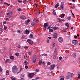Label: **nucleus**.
<instances>
[{
	"mask_svg": "<svg viewBox=\"0 0 80 80\" xmlns=\"http://www.w3.org/2000/svg\"><path fill=\"white\" fill-rule=\"evenodd\" d=\"M12 72L13 73H19V72H18V68L17 66H14L12 67Z\"/></svg>",
	"mask_w": 80,
	"mask_h": 80,
	"instance_id": "1",
	"label": "nucleus"
},
{
	"mask_svg": "<svg viewBox=\"0 0 80 80\" xmlns=\"http://www.w3.org/2000/svg\"><path fill=\"white\" fill-rule=\"evenodd\" d=\"M35 75V73H30L28 75V77H29L30 78H32L33 76H34V75Z\"/></svg>",
	"mask_w": 80,
	"mask_h": 80,
	"instance_id": "2",
	"label": "nucleus"
},
{
	"mask_svg": "<svg viewBox=\"0 0 80 80\" xmlns=\"http://www.w3.org/2000/svg\"><path fill=\"white\" fill-rule=\"evenodd\" d=\"M78 41L76 40H73L72 41V43L74 45H77L78 43Z\"/></svg>",
	"mask_w": 80,
	"mask_h": 80,
	"instance_id": "3",
	"label": "nucleus"
},
{
	"mask_svg": "<svg viewBox=\"0 0 80 80\" xmlns=\"http://www.w3.org/2000/svg\"><path fill=\"white\" fill-rule=\"evenodd\" d=\"M27 42L28 43H29V44H31V45H32V44H33V41L30 39H28L27 40Z\"/></svg>",
	"mask_w": 80,
	"mask_h": 80,
	"instance_id": "4",
	"label": "nucleus"
},
{
	"mask_svg": "<svg viewBox=\"0 0 80 80\" xmlns=\"http://www.w3.org/2000/svg\"><path fill=\"white\" fill-rule=\"evenodd\" d=\"M58 41L60 43H62L63 42V38L62 37H59L58 39Z\"/></svg>",
	"mask_w": 80,
	"mask_h": 80,
	"instance_id": "5",
	"label": "nucleus"
},
{
	"mask_svg": "<svg viewBox=\"0 0 80 80\" xmlns=\"http://www.w3.org/2000/svg\"><path fill=\"white\" fill-rule=\"evenodd\" d=\"M55 65L53 64L52 65L50 68V70H53L54 69V68H55Z\"/></svg>",
	"mask_w": 80,
	"mask_h": 80,
	"instance_id": "6",
	"label": "nucleus"
},
{
	"mask_svg": "<svg viewBox=\"0 0 80 80\" xmlns=\"http://www.w3.org/2000/svg\"><path fill=\"white\" fill-rule=\"evenodd\" d=\"M68 76H69V77H73V74L70 72L68 73Z\"/></svg>",
	"mask_w": 80,
	"mask_h": 80,
	"instance_id": "7",
	"label": "nucleus"
},
{
	"mask_svg": "<svg viewBox=\"0 0 80 80\" xmlns=\"http://www.w3.org/2000/svg\"><path fill=\"white\" fill-rule=\"evenodd\" d=\"M25 75L24 73H22L21 75V79H23L24 78V77H25Z\"/></svg>",
	"mask_w": 80,
	"mask_h": 80,
	"instance_id": "8",
	"label": "nucleus"
},
{
	"mask_svg": "<svg viewBox=\"0 0 80 80\" xmlns=\"http://www.w3.org/2000/svg\"><path fill=\"white\" fill-rule=\"evenodd\" d=\"M53 37L54 38H57V33H54V34Z\"/></svg>",
	"mask_w": 80,
	"mask_h": 80,
	"instance_id": "9",
	"label": "nucleus"
},
{
	"mask_svg": "<svg viewBox=\"0 0 80 80\" xmlns=\"http://www.w3.org/2000/svg\"><path fill=\"white\" fill-rule=\"evenodd\" d=\"M20 18L21 19H22V20H25L27 18L24 16H22Z\"/></svg>",
	"mask_w": 80,
	"mask_h": 80,
	"instance_id": "10",
	"label": "nucleus"
},
{
	"mask_svg": "<svg viewBox=\"0 0 80 80\" xmlns=\"http://www.w3.org/2000/svg\"><path fill=\"white\" fill-rule=\"evenodd\" d=\"M30 22V20L25 21V23L26 25H28V22Z\"/></svg>",
	"mask_w": 80,
	"mask_h": 80,
	"instance_id": "11",
	"label": "nucleus"
},
{
	"mask_svg": "<svg viewBox=\"0 0 80 80\" xmlns=\"http://www.w3.org/2000/svg\"><path fill=\"white\" fill-rule=\"evenodd\" d=\"M6 75H9V71L7 70L6 72Z\"/></svg>",
	"mask_w": 80,
	"mask_h": 80,
	"instance_id": "12",
	"label": "nucleus"
},
{
	"mask_svg": "<svg viewBox=\"0 0 80 80\" xmlns=\"http://www.w3.org/2000/svg\"><path fill=\"white\" fill-rule=\"evenodd\" d=\"M59 6V3L58 2L55 6V8H57Z\"/></svg>",
	"mask_w": 80,
	"mask_h": 80,
	"instance_id": "13",
	"label": "nucleus"
},
{
	"mask_svg": "<svg viewBox=\"0 0 80 80\" xmlns=\"http://www.w3.org/2000/svg\"><path fill=\"white\" fill-rule=\"evenodd\" d=\"M26 34H28L30 33V31H28V29L26 30Z\"/></svg>",
	"mask_w": 80,
	"mask_h": 80,
	"instance_id": "14",
	"label": "nucleus"
},
{
	"mask_svg": "<svg viewBox=\"0 0 80 80\" xmlns=\"http://www.w3.org/2000/svg\"><path fill=\"white\" fill-rule=\"evenodd\" d=\"M9 61H10V60L9 59H8L5 61V63H8V62H9Z\"/></svg>",
	"mask_w": 80,
	"mask_h": 80,
	"instance_id": "15",
	"label": "nucleus"
},
{
	"mask_svg": "<svg viewBox=\"0 0 80 80\" xmlns=\"http://www.w3.org/2000/svg\"><path fill=\"white\" fill-rule=\"evenodd\" d=\"M53 12H52V13L54 15H56V12H55V10L53 9Z\"/></svg>",
	"mask_w": 80,
	"mask_h": 80,
	"instance_id": "16",
	"label": "nucleus"
},
{
	"mask_svg": "<svg viewBox=\"0 0 80 80\" xmlns=\"http://www.w3.org/2000/svg\"><path fill=\"white\" fill-rule=\"evenodd\" d=\"M47 23H45L44 24V28H47Z\"/></svg>",
	"mask_w": 80,
	"mask_h": 80,
	"instance_id": "17",
	"label": "nucleus"
},
{
	"mask_svg": "<svg viewBox=\"0 0 80 80\" xmlns=\"http://www.w3.org/2000/svg\"><path fill=\"white\" fill-rule=\"evenodd\" d=\"M29 38L31 39L33 38V35H32V34H31L30 35Z\"/></svg>",
	"mask_w": 80,
	"mask_h": 80,
	"instance_id": "18",
	"label": "nucleus"
},
{
	"mask_svg": "<svg viewBox=\"0 0 80 80\" xmlns=\"http://www.w3.org/2000/svg\"><path fill=\"white\" fill-rule=\"evenodd\" d=\"M64 17H65V14H63L61 16V18H64Z\"/></svg>",
	"mask_w": 80,
	"mask_h": 80,
	"instance_id": "19",
	"label": "nucleus"
},
{
	"mask_svg": "<svg viewBox=\"0 0 80 80\" xmlns=\"http://www.w3.org/2000/svg\"><path fill=\"white\" fill-rule=\"evenodd\" d=\"M65 25L67 27V28H68V27H69V25L68 23H66L65 24Z\"/></svg>",
	"mask_w": 80,
	"mask_h": 80,
	"instance_id": "20",
	"label": "nucleus"
},
{
	"mask_svg": "<svg viewBox=\"0 0 80 80\" xmlns=\"http://www.w3.org/2000/svg\"><path fill=\"white\" fill-rule=\"evenodd\" d=\"M73 57H74V58H76V54L75 53H74L72 54Z\"/></svg>",
	"mask_w": 80,
	"mask_h": 80,
	"instance_id": "21",
	"label": "nucleus"
},
{
	"mask_svg": "<svg viewBox=\"0 0 80 80\" xmlns=\"http://www.w3.org/2000/svg\"><path fill=\"white\" fill-rule=\"evenodd\" d=\"M10 58V59H11V60H13V59H14V57L13 56H11Z\"/></svg>",
	"mask_w": 80,
	"mask_h": 80,
	"instance_id": "22",
	"label": "nucleus"
},
{
	"mask_svg": "<svg viewBox=\"0 0 80 80\" xmlns=\"http://www.w3.org/2000/svg\"><path fill=\"white\" fill-rule=\"evenodd\" d=\"M53 29H50L49 30V32H53Z\"/></svg>",
	"mask_w": 80,
	"mask_h": 80,
	"instance_id": "23",
	"label": "nucleus"
},
{
	"mask_svg": "<svg viewBox=\"0 0 80 80\" xmlns=\"http://www.w3.org/2000/svg\"><path fill=\"white\" fill-rule=\"evenodd\" d=\"M15 55L17 57H18L19 56V53L17 52L15 53Z\"/></svg>",
	"mask_w": 80,
	"mask_h": 80,
	"instance_id": "24",
	"label": "nucleus"
},
{
	"mask_svg": "<svg viewBox=\"0 0 80 80\" xmlns=\"http://www.w3.org/2000/svg\"><path fill=\"white\" fill-rule=\"evenodd\" d=\"M33 63H35L36 62H37V59H34L33 60Z\"/></svg>",
	"mask_w": 80,
	"mask_h": 80,
	"instance_id": "25",
	"label": "nucleus"
},
{
	"mask_svg": "<svg viewBox=\"0 0 80 80\" xmlns=\"http://www.w3.org/2000/svg\"><path fill=\"white\" fill-rule=\"evenodd\" d=\"M39 65H41V64H42V61L41 60H40L39 62Z\"/></svg>",
	"mask_w": 80,
	"mask_h": 80,
	"instance_id": "26",
	"label": "nucleus"
},
{
	"mask_svg": "<svg viewBox=\"0 0 80 80\" xmlns=\"http://www.w3.org/2000/svg\"><path fill=\"white\" fill-rule=\"evenodd\" d=\"M61 9L63 8V5H61L60 6Z\"/></svg>",
	"mask_w": 80,
	"mask_h": 80,
	"instance_id": "27",
	"label": "nucleus"
},
{
	"mask_svg": "<svg viewBox=\"0 0 80 80\" xmlns=\"http://www.w3.org/2000/svg\"><path fill=\"white\" fill-rule=\"evenodd\" d=\"M2 70H3V69L2 68L1 66H0V72H2Z\"/></svg>",
	"mask_w": 80,
	"mask_h": 80,
	"instance_id": "28",
	"label": "nucleus"
},
{
	"mask_svg": "<svg viewBox=\"0 0 80 80\" xmlns=\"http://www.w3.org/2000/svg\"><path fill=\"white\" fill-rule=\"evenodd\" d=\"M24 63L25 65H27V64H28V62L27 61H26L25 62H24Z\"/></svg>",
	"mask_w": 80,
	"mask_h": 80,
	"instance_id": "29",
	"label": "nucleus"
},
{
	"mask_svg": "<svg viewBox=\"0 0 80 80\" xmlns=\"http://www.w3.org/2000/svg\"><path fill=\"white\" fill-rule=\"evenodd\" d=\"M7 27H5V26H4V30H7Z\"/></svg>",
	"mask_w": 80,
	"mask_h": 80,
	"instance_id": "30",
	"label": "nucleus"
},
{
	"mask_svg": "<svg viewBox=\"0 0 80 80\" xmlns=\"http://www.w3.org/2000/svg\"><path fill=\"white\" fill-rule=\"evenodd\" d=\"M35 24V23L34 22H32L31 23V24L32 25V26H34Z\"/></svg>",
	"mask_w": 80,
	"mask_h": 80,
	"instance_id": "31",
	"label": "nucleus"
},
{
	"mask_svg": "<svg viewBox=\"0 0 80 80\" xmlns=\"http://www.w3.org/2000/svg\"><path fill=\"white\" fill-rule=\"evenodd\" d=\"M52 47H54L55 45V43H52Z\"/></svg>",
	"mask_w": 80,
	"mask_h": 80,
	"instance_id": "32",
	"label": "nucleus"
},
{
	"mask_svg": "<svg viewBox=\"0 0 80 80\" xmlns=\"http://www.w3.org/2000/svg\"><path fill=\"white\" fill-rule=\"evenodd\" d=\"M39 21L38 20H34V22L35 23H37L38 22H39Z\"/></svg>",
	"mask_w": 80,
	"mask_h": 80,
	"instance_id": "33",
	"label": "nucleus"
},
{
	"mask_svg": "<svg viewBox=\"0 0 80 80\" xmlns=\"http://www.w3.org/2000/svg\"><path fill=\"white\" fill-rule=\"evenodd\" d=\"M18 12H21L22 11V9L19 8L18 9Z\"/></svg>",
	"mask_w": 80,
	"mask_h": 80,
	"instance_id": "34",
	"label": "nucleus"
},
{
	"mask_svg": "<svg viewBox=\"0 0 80 80\" xmlns=\"http://www.w3.org/2000/svg\"><path fill=\"white\" fill-rule=\"evenodd\" d=\"M70 19H71V17H70V16H69L68 18V20H70Z\"/></svg>",
	"mask_w": 80,
	"mask_h": 80,
	"instance_id": "35",
	"label": "nucleus"
},
{
	"mask_svg": "<svg viewBox=\"0 0 80 80\" xmlns=\"http://www.w3.org/2000/svg\"><path fill=\"white\" fill-rule=\"evenodd\" d=\"M18 48H21V46H20V45H18Z\"/></svg>",
	"mask_w": 80,
	"mask_h": 80,
	"instance_id": "36",
	"label": "nucleus"
},
{
	"mask_svg": "<svg viewBox=\"0 0 80 80\" xmlns=\"http://www.w3.org/2000/svg\"><path fill=\"white\" fill-rule=\"evenodd\" d=\"M4 4H5V5H7L8 6H9V5H10V4L7 3L6 2H5Z\"/></svg>",
	"mask_w": 80,
	"mask_h": 80,
	"instance_id": "37",
	"label": "nucleus"
},
{
	"mask_svg": "<svg viewBox=\"0 0 80 80\" xmlns=\"http://www.w3.org/2000/svg\"><path fill=\"white\" fill-rule=\"evenodd\" d=\"M11 78L12 79V80H15V78H13L12 77H11Z\"/></svg>",
	"mask_w": 80,
	"mask_h": 80,
	"instance_id": "38",
	"label": "nucleus"
},
{
	"mask_svg": "<svg viewBox=\"0 0 80 80\" xmlns=\"http://www.w3.org/2000/svg\"><path fill=\"white\" fill-rule=\"evenodd\" d=\"M56 58V56L55 55H54L53 56V59H55Z\"/></svg>",
	"mask_w": 80,
	"mask_h": 80,
	"instance_id": "39",
	"label": "nucleus"
},
{
	"mask_svg": "<svg viewBox=\"0 0 80 80\" xmlns=\"http://www.w3.org/2000/svg\"><path fill=\"white\" fill-rule=\"evenodd\" d=\"M27 0H24L23 1V3H25H25H26V1H27Z\"/></svg>",
	"mask_w": 80,
	"mask_h": 80,
	"instance_id": "40",
	"label": "nucleus"
},
{
	"mask_svg": "<svg viewBox=\"0 0 80 80\" xmlns=\"http://www.w3.org/2000/svg\"><path fill=\"white\" fill-rule=\"evenodd\" d=\"M42 63L43 65H45V62H42Z\"/></svg>",
	"mask_w": 80,
	"mask_h": 80,
	"instance_id": "41",
	"label": "nucleus"
},
{
	"mask_svg": "<svg viewBox=\"0 0 80 80\" xmlns=\"http://www.w3.org/2000/svg\"><path fill=\"white\" fill-rule=\"evenodd\" d=\"M35 72H39V70L36 69L35 70Z\"/></svg>",
	"mask_w": 80,
	"mask_h": 80,
	"instance_id": "42",
	"label": "nucleus"
},
{
	"mask_svg": "<svg viewBox=\"0 0 80 80\" xmlns=\"http://www.w3.org/2000/svg\"><path fill=\"white\" fill-rule=\"evenodd\" d=\"M74 38H75V39H77V36H75L74 37Z\"/></svg>",
	"mask_w": 80,
	"mask_h": 80,
	"instance_id": "43",
	"label": "nucleus"
},
{
	"mask_svg": "<svg viewBox=\"0 0 80 80\" xmlns=\"http://www.w3.org/2000/svg\"><path fill=\"white\" fill-rule=\"evenodd\" d=\"M69 78H70V77H69V76H67L66 77V79H69Z\"/></svg>",
	"mask_w": 80,
	"mask_h": 80,
	"instance_id": "44",
	"label": "nucleus"
},
{
	"mask_svg": "<svg viewBox=\"0 0 80 80\" xmlns=\"http://www.w3.org/2000/svg\"><path fill=\"white\" fill-rule=\"evenodd\" d=\"M50 64H51V63H50V62H47V65H50Z\"/></svg>",
	"mask_w": 80,
	"mask_h": 80,
	"instance_id": "45",
	"label": "nucleus"
},
{
	"mask_svg": "<svg viewBox=\"0 0 80 80\" xmlns=\"http://www.w3.org/2000/svg\"><path fill=\"white\" fill-rule=\"evenodd\" d=\"M59 60H62V57H60L59 58Z\"/></svg>",
	"mask_w": 80,
	"mask_h": 80,
	"instance_id": "46",
	"label": "nucleus"
},
{
	"mask_svg": "<svg viewBox=\"0 0 80 80\" xmlns=\"http://www.w3.org/2000/svg\"><path fill=\"white\" fill-rule=\"evenodd\" d=\"M43 56H44V57H45V56H47V54H43Z\"/></svg>",
	"mask_w": 80,
	"mask_h": 80,
	"instance_id": "47",
	"label": "nucleus"
},
{
	"mask_svg": "<svg viewBox=\"0 0 80 80\" xmlns=\"http://www.w3.org/2000/svg\"><path fill=\"white\" fill-rule=\"evenodd\" d=\"M28 68V66L27 65L25 66V68L26 69H27V68Z\"/></svg>",
	"mask_w": 80,
	"mask_h": 80,
	"instance_id": "48",
	"label": "nucleus"
},
{
	"mask_svg": "<svg viewBox=\"0 0 80 80\" xmlns=\"http://www.w3.org/2000/svg\"><path fill=\"white\" fill-rule=\"evenodd\" d=\"M3 23H4V24H5V23H7V21H4L3 22Z\"/></svg>",
	"mask_w": 80,
	"mask_h": 80,
	"instance_id": "49",
	"label": "nucleus"
},
{
	"mask_svg": "<svg viewBox=\"0 0 80 80\" xmlns=\"http://www.w3.org/2000/svg\"><path fill=\"white\" fill-rule=\"evenodd\" d=\"M63 30L64 32H65L66 31V29H63Z\"/></svg>",
	"mask_w": 80,
	"mask_h": 80,
	"instance_id": "50",
	"label": "nucleus"
},
{
	"mask_svg": "<svg viewBox=\"0 0 80 80\" xmlns=\"http://www.w3.org/2000/svg\"><path fill=\"white\" fill-rule=\"evenodd\" d=\"M28 53L30 55H32V54L31 53V52H28Z\"/></svg>",
	"mask_w": 80,
	"mask_h": 80,
	"instance_id": "51",
	"label": "nucleus"
},
{
	"mask_svg": "<svg viewBox=\"0 0 80 80\" xmlns=\"http://www.w3.org/2000/svg\"><path fill=\"white\" fill-rule=\"evenodd\" d=\"M78 78H80V73L78 75Z\"/></svg>",
	"mask_w": 80,
	"mask_h": 80,
	"instance_id": "52",
	"label": "nucleus"
},
{
	"mask_svg": "<svg viewBox=\"0 0 80 80\" xmlns=\"http://www.w3.org/2000/svg\"><path fill=\"white\" fill-rule=\"evenodd\" d=\"M61 5H64V3L63 2H61Z\"/></svg>",
	"mask_w": 80,
	"mask_h": 80,
	"instance_id": "53",
	"label": "nucleus"
},
{
	"mask_svg": "<svg viewBox=\"0 0 80 80\" xmlns=\"http://www.w3.org/2000/svg\"><path fill=\"white\" fill-rule=\"evenodd\" d=\"M63 77H64V76H63V75H62L61 76H60V78H63Z\"/></svg>",
	"mask_w": 80,
	"mask_h": 80,
	"instance_id": "54",
	"label": "nucleus"
},
{
	"mask_svg": "<svg viewBox=\"0 0 80 80\" xmlns=\"http://www.w3.org/2000/svg\"><path fill=\"white\" fill-rule=\"evenodd\" d=\"M58 22L60 23H62V20H58Z\"/></svg>",
	"mask_w": 80,
	"mask_h": 80,
	"instance_id": "55",
	"label": "nucleus"
},
{
	"mask_svg": "<svg viewBox=\"0 0 80 80\" xmlns=\"http://www.w3.org/2000/svg\"><path fill=\"white\" fill-rule=\"evenodd\" d=\"M5 20H9V19H8V18H5Z\"/></svg>",
	"mask_w": 80,
	"mask_h": 80,
	"instance_id": "56",
	"label": "nucleus"
},
{
	"mask_svg": "<svg viewBox=\"0 0 80 80\" xmlns=\"http://www.w3.org/2000/svg\"><path fill=\"white\" fill-rule=\"evenodd\" d=\"M72 14L73 17H75V15H74V14H73V12H72Z\"/></svg>",
	"mask_w": 80,
	"mask_h": 80,
	"instance_id": "57",
	"label": "nucleus"
},
{
	"mask_svg": "<svg viewBox=\"0 0 80 80\" xmlns=\"http://www.w3.org/2000/svg\"><path fill=\"white\" fill-rule=\"evenodd\" d=\"M24 48H25V49H27V48H28V47L27 46H25L24 47Z\"/></svg>",
	"mask_w": 80,
	"mask_h": 80,
	"instance_id": "58",
	"label": "nucleus"
},
{
	"mask_svg": "<svg viewBox=\"0 0 80 80\" xmlns=\"http://www.w3.org/2000/svg\"><path fill=\"white\" fill-rule=\"evenodd\" d=\"M25 38V36H22V39H23V38Z\"/></svg>",
	"mask_w": 80,
	"mask_h": 80,
	"instance_id": "59",
	"label": "nucleus"
},
{
	"mask_svg": "<svg viewBox=\"0 0 80 80\" xmlns=\"http://www.w3.org/2000/svg\"><path fill=\"white\" fill-rule=\"evenodd\" d=\"M22 70H23V69L22 68H20L19 72H21V71H22Z\"/></svg>",
	"mask_w": 80,
	"mask_h": 80,
	"instance_id": "60",
	"label": "nucleus"
},
{
	"mask_svg": "<svg viewBox=\"0 0 80 80\" xmlns=\"http://www.w3.org/2000/svg\"><path fill=\"white\" fill-rule=\"evenodd\" d=\"M54 29H55V30H57V27H55L54 28Z\"/></svg>",
	"mask_w": 80,
	"mask_h": 80,
	"instance_id": "61",
	"label": "nucleus"
},
{
	"mask_svg": "<svg viewBox=\"0 0 80 80\" xmlns=\"http://www.w3.org/2000/svg\"><path fill=\"white\" fill-rule=\"evenodd\" d=\"M18 33H21V31H20L19 30H18Z\"/></svg>",
	"mask_w": 80,
	"mask_h": 80,
	"instance_id": "62",
	"label": "nucleus"
},
{
	"mask_svg": "<svg viewBox=\"0 0 80 80\" xmlns=\"http://www.w3.org/2000/svg\"><path fill=\"white\" fill-rule=\"evenodd\" d=\"M60 80H64V78H61L60 79Z\"/></svg>",
	"mask_w": 80,
	"mask_h": 80,
	"instance_id": "63",
	"label": "nucleus"
},
{
	"mask_svg": "<svg viewBox=\"0 0 80 80\" xmlns=\"http://www.w3.org/2000/svg\"><path fill=\"white\" fill-rule=\"evenodd\" d=\"M58 20H61V19H60V18H57Z\"/></svg>",
	"mask_w": 80,
	"mask_h": 80,
	"instance_id": "64",
	"label": "nucleus"
}]
</instances>
